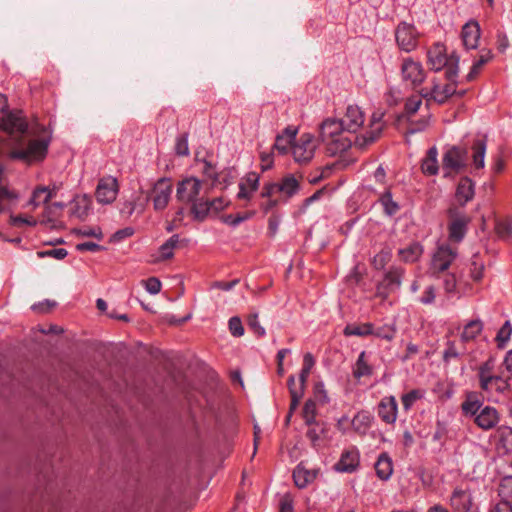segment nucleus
I'll use <instances>...</instances> for the list:
<instances>
[{"instance_id":"11","label":"nucleus","mask_w":512,"mask_h":512,"mask_svg":"<svg viewBox=\"0 0 512 512\" xmlns=\"http://www.w3.org/2000/svg\"><path fill=\"white\" fill-rule=\"evenodd\" d=\"M316 150V141L314 136L309 133L302 134L298 139L295 138L291 147L292 155L297 163H308L314 157Z\"/></svg>"},{"instance_id":"23","label":"nucleus","mask_w":512,"mask_h":512,"mask_svg":"<svg viewBox=\"0 0 512 512\" xmlns=\"http://www.w3.org/2000/svg\"><path fill=\"white\" fill-rule=\"evenodd\" d=\"M260 176L256 172H249L239 183V199L250 200L254 192L258 190Z\"/></svg>"},{"instance_id":"42","label":"nucleus","mask_w":512,"mask_h":512,"mask_svg":"<svg viewBox=\"0 0 512 512\" xmlns=\"http://www.w3.org/2000/svg\"><path fill=\"white\" fill-rule=\"evenodd\" d=\"M379 202L383 207L384 213L390 217L394 216L399 210V204L393 200L392 193L386 190L379 198Z\"/></svg>"},{"instance_id":"48","label":"nucleus","mask_w":512,"mask_h":512,"mask_svg":"<svg viewBox=\"0 0 512 512\" xmlns=\"http://www.w3.org/2000/svg\"><path fill=\"white\" fill-rule=\"evenodd\" d=\"M499 238L505 241L512 239V222L509 220L498 221L495 226Z\"/></svg>"},{"instance_id":"52","label":"nucleus","mask_w":512,"mask_h":512,"mask_svg":"<svg viewBox=\"0 0 512 512\" xmlns=\"http://www.w3.org/2000/svg\"><path fill=\"white\" fill-rule=\"evenodd\" d=\"M396 333V329L393 325H383L377 329L374 328V333L372 335H375L378 338L385 339L387 341H391Z\"/></svg>"},{"instance_id":"55","label":"nucleus","mask_w":512,"mask_h":512,"mask_svg":"<svg viewBox=\"0 0 512 512\" xmlns=\"http://www.w3.org/2000/svg\"><path fill=\"white\" fill-rule=\"evenodd\" d=\"M38 223V220H35L32 217H25L22 215L18 216H10V224L14 227H22V226H35Z\"/></svg>"},{"instance_id":"41","label":"nucleus","mask_w":512,"mask_h":512,"mask_svg":"<svg viewBox=\"0 0 512 512\" xmlns=\"http://www.w3.org/2000/svg\"><path fill=\"white\" fill-rule=\"evenodd\" d=\"M512 336V324L510 321H505V323L500 327L497 331L495 337V343L499 349H504L507 347Z\"/></svg>"},{"instance_id":"39","label":"nucleus","mask_w":512,"mask_h":512,"mask_svg":"<svg viewBox=\"0 0 512 512\" xmlns=\"http://www.w3.org/2000/svg\"><path fill=\"white\" fill-rule=\"evenodd\" d=\"M498 449L504 453L512 452V428L501 427L497 431Z\"/></svg>"},{"instance_id":"58","label":"nucleus","mask_w":512,"mask_h":512,"mask_svg":"<svg viewBox=\"0 0 512 512\" xmlns=\"http://www.w3.org/2000/svg\"><path fill=\"white\" fill-rule=\"evenodd\" d=\"M316 415V406L312 400H308L303 408V417L306 423L310 424L313 422Z\"/></svg>"},{"instance_id":"43","label":"nucleus","mask_w":512,"mask_h":512,"mask_svg":"<svg viewBox=\"0 0 512 512\" xmlns=\"http://www.w3.org/2000/svg\"><path fill=\"white\" fill-rule=\"evenodd\" d=\"M53 197L54 194L51 193L50 187L40 186L33 191L30 203L36 207L41 203H48L49 200Z\"/></svg>"},{"instance_id":"49","label":"nucleus","mask_w":512,"mask_h":512,"mask_svg":"<svg viewBox=\"0 0 512 512\" xmlns=\"http://www.w3.org/2000/svg\"><path fill=\"white\" fill-rule=\"evenodd\" d=\"M235 177V170L231 167L218 171V186H222V189L227 188L229 185L233 183Z\"/></svg>"},{"instance_id":"26","label":"nucleus","mask_w":512,"mask_h":512,"mask_svg":"<svg viewBox=\"0 0 512 512\" xmlns=\"http://www.w3.org/2000/svg\"><path fill=\"white\" fill-rule=\"evenodd\" d=\"M476 425L481 429L488 430L493 428L499 421L498 411L489 406L482 408L474 419Z\"/></svg>"},{"instance_id":"4","label":"nucleus","mask_w":512,"mask_h":512,"mask_svg":"<svg viewBox=\"0 0 512 512\" xmlns=\"http://www.w3.org/2000/svg\"><path fill=\"white\" fill-rule=\"evenodd\" d=\"M300 190V183L293 174H287L278 182H266L263 184L260 196L269 197L279 195L278 197L287 203Z\"/></svg>"},{"instance_id":"9","label":"nucleus","mask_w":512,"mask_h":512,"mask_svg":"<svg viewBox=\"0 0 512 512\" xmlns=\"http://www.w3.org/2000/svg\"><path fill=\"white\" fill-rule=\"evenodd\" d=\"M314 366V359L310 353H306L303 358V367L299 377V381L296 382L294 377H290L288 380V386L291 394V406L290 411L292 412L298 405L300 399L304 393V383L310 374L312 367Z\"/></svg>"},{"instance_id":"33","label":"nucleus","mask_w":512,"mask_h":512,"mask_svg":"<svg viewBox=\"0 0 512 512\" xmlns=\"http://www.w3.org/2000/svg\"><path fill=\"white\" fill-rule=\"evenodd\" d=\"M486 146V140L483 138L475 139L471 146L473 164L476 169H481L484 167Z\"/></svg>"},{"instance_id":"30","label":"nucleus","mask_w":512,"mask_h":512,"mask_svg":"<svg viewBox=\"0 0 512 512\" xmlns=\"http://www.w3.org/2000/svg\"><path fill=\"white\" fill-rule=\"evenodd\" d=\"M493 58L492 51L490 49L483 48L479 52V57L473 62V65L466 75V81H473L477 75L481 72L483 66L491 61Z\"/></svg>"},{"instance_id":"31","label":"nucleus","mask_w":512,"mask_h":512,"mask_svg":"<svg viewBox=\"0 0 512 512\" xmlns=\"http://www.w3.org/2000/svg\"><path fill=\"white\" fill-rule=\"evenodd\" d=\"M190 203L192 204L190 212L193 216V219L202 222L211 214L209 199L197 197Z\"/></svg>"},{"instance_id":"19","label":"nucleus","mask_w":512,"mask_h":512,"mask_svg":"<svg viewBox=\"0 0 512 512\" xmlns=\"http://www.w3.org/2000/svg\"><path fill=\"white\" fill-rule=\"evenodd\" d=\"M451 506L457 512H479L477 500L469 490H455L451 496Z\"/></svg>"},{"instance_id":"59","label":"nucleus","mask_w":512,"mask_h":512,"mask_svg":"<svg viewBox=\"0 0 512 512\" xmlns=\"http://www.w3.org/2000/svg\"><path fill=\"white\" fill-rule=\"evenodd\" d=\"M142 284L150 294H158L161 290V282L155 277L143 280Z\"/></svg>"},{"instance_id":"13","label":"nucleus","mask_w":512,"mask_h":512,"mask_svg":"<svg viewBox=\"0 0 512 512\" xmlns=\"http://www.w3.org/2000/svg\"><path fill=\"white\" fill-rule=\"evenodd\" d=\"M172 190L173 186L169 178L163 177L157 180L150 193V199L155 210L160 211L167 207Z\"/></svg>"},{"instance_id":"22","label":"nucleus","mask_w":512,"mask_h":512,"mask_svg":"<svg viewBox=\"0 0 512 512\" xmlns=\"http://www.w3.org/2000/svg\"><path fill=\"white\" fill-rule=\"evenodd\" d=\"M360 463L359 452L355 448L345 450L334 465V469L341 473H353L357 470Z\"/></svg>"},{"instance_id":"57","label":"nucleus","mask_w":512,"mask_h":512,"mask_svg":"<svg viewBox=\"0 0 512 512\" xmlns=\"http://www.w3.org/2000/svg\"><path fill=\"white\" fill-rule=\"evenodd\" d=\"M499 369L503 372V375H506L509 379L512 378V350L505 354Z\"/></svg>"},{"instance_id":"56","label":"nucleus","mask_w":512,"mask_h":512,"mask_svg":"<svg viewBox=\"0 0 512 512\" xmlns=\"http://www.w3.org/2000/svg\"><path fill=\"white\" fill-rule=\"evenodd\" d=\"M422 253V246L417 242H412L399 250V256H420Z\"/></svg>"},{"instance_id":"63","label":"nucleus","mask_w":512,"mask_h":512,"mask_svg":"<svg viewBox=\"0 0 512 512\" xmlns=\"http://www.w3.org/2000/svg\"><path fill=\"white\" fill-rule=\"evenodd\" d=\"M281 223V217L279 215L273 214L269 217L268 220V233L270 236H275L278 232L279 225Z\"/></svg>"},{"instance_id":"20","label":"nucleus","mask_w":512,"mask_h":512,"mask_svg":"<svg viewBox=\"0 0 512 512\" xmlns=\"http://www.w3.org/2000/svg\"><path fill=\"white\" fill-rule=\"evenodd\" d=\"M401 276L402 271L400 269L389 270L384 280L378 285L375 297L380 298L381 301L388 299L390 293L400 285Z\"/></svg>"},{"instance_id":"50","label":"nucleus","mask_w":512,"mask_h":512,"mask_svg":"<svg viewBox=\"0 0 512 512\" xmlns=\"http://www.w3.org/2000/svg\"><path fill=\"white\" fill-rule=\"evenodd\" d=\"M188 136L187 132L179 134L175 139V153L178 156H188L189 155V146H188Z\"/></svg>"},{"instance_id":"28","label":"nucleus","mask_w":512,"mask_h":512,"mask_svg":"<svg viewBox=\"0 0 512 512\" xmlns=\"http://www.w3.org/2000/svg\"><path fill=\"white\" fill-rule=\"evenodd\" d=\"M378 414L386 423H394L397 418V402L392 396L385 397L379 403Z\"/></svg>"},{"instance_id":"25","label":"nucleus","mask_w":512,"mask_h":512,"mask_svg":"<svg viewBox=\"0 0 512 512\" xmlns=\"http://www.w3.org/2000/svg\"><path fill=\"white\" fill-rule=\"evenodd\" d=\"M475 184L469 177H462L457 185L455 198L459 205L464 206L473 199Z\"/></svg>"},{"instance_id":"5","label":"nucleus","mask_w":512,"mask_h":512,"mask_svg":"<svg viewBox=\"0 0 512 512\" xmlns=\"http://www.w3.org/2000/svg\"><path fill=\"white\" fill-rule=\"evenodd\" d=\"M494 362L490 359L480 366L478 376L480 387L486 392L503 393L510 388L509 378L499 369L493 374Z\"/></svg>"},{"instance_id":"1","label":"nucleus","mask_w":512,"mask_h":512,"mask_svg":"<svg viewBox=\"0 0 512 512\" xmlns=\"http://www.w3.org/2000/svg\"><path fill=\"white\" fill-rule=\"evenodd\" d=\"M383 117V112H373L368 129L363 134L352 136H348L338 118L329 117L319 125V138L332 156L346 152L352 145L363 150L381 137L385 127Z\"/></svg>"},{"instance_id":"35","label":"nucleus","mask_w":512,"mask_h":512,"mask_svg":"<svg viewBox=\"0 0 512 512\" xmlns=\"http://www.w3.org/2000/svg\"><path fill=\"white\" fill-rule=\"evenodd\" d=\"M483 330V323L480 320H472L468 322L461 333L462 341L469 342L477 338Z\"/></svg>"},{"instance_id":"12","label":"nucleus","mask_w":512,"mask_h":512,"mask_svg":"<svg viewBox=\"0 0 512 512\" xmlns=\"http://www.w3.org/2000/svg\"><path fill=\"white\" fill-rule=\"evenodd\" d=\"M450 222L448 224L449 240L455 243L461 242L467 231L470 223V217L457 208H450L448 210Z\"/></svg>"},{"instance_id":"29","label":"nucleus","mask_w":512,"mask_h":512,"mask_svg":"<svg viewBox=\"0 0 512 512\" xmlns=\"http://www.w3.org/2000/svg\"><path fill=\"white\" fill-rule=\"evenodd\" d=\"M421 170L425 175L434 176L438 174V150L436 146L428 149L426 157L422 160Z\"/></svg>"},{"instance_id":"46","label":"nucleus","mask_w":512,"mask_h":512,"mask_svg":"<svg viewBox=\"0 0 512 512\" xmlns=\"http://www.w3.org/2000/svg\"><path fill=\"white\" fill-rule=\"evenodd\" d=\"M500 502H508L512 505V476L502 479L499 487Z\"/></svg>"},{"instance_id":"7","label":"nucleus","mask_w":512,"mask_h":512,"mask_svg":"<svg viewBox=\"0 0 512 512\" xmlns=\"http://www.w3.org/2000/svg\"><path fill=\"white\" fill-rule=\"evenodd\" d=\"M400 73L402 82L413 89L421 86L427 77L422 63L414 60L412 57L402 59Z\"/></svg>"},{"instance_id":"60","label":"nucleus","mask_w":512,"mask_h":512,"mask_svg":"<svg viewBox=\"0 0 512 512\" xmlns=\"http://www.w3.org/2000/svg\"><path fill=\"white\" fill-rule=\"evenodd\" d=\"M229 330L234 336H242L244 334V328L242 326V322L238 317H232L229 320Z\"/></svg>"},{"instance_id":"6","label":"nucleus","mask_w":512,"mask_h":512,"mask_svg":"<svg viewBox=\"0 0 512 512\" xmlns=\"http://www.w3.org/2000/svg\"><path fill=\"white\" fill-rule=\"evenodd\" d=\"M468 163V150L464 146L454 145L446 149L442 156V168L444 176L451 173H459L466 168Z\"/></svg>"},{"instance_id":"62","label":"nucleus","mask_w":512,"mask_h":512,"mask_svg":"<svg viewBox=\"0 0 512 512\" xmlns=\"http://www.w3.org/2000/svg\"><path fill=\"white\" fill-rule=\"evenodd\" d=\"M133 233H134V230L131 227H126L124 229H120V230L116 231L111 236L110 241L113 243H117V242L121 241L122 239L132 236Z\"/></svg>"},{"instance_id":"45","label":"nucleus","mask_w":512,"mask_h":512,"mask_svg":"<svg viewBox=\"0 0 512 512\" xmlns=\"http://www.w3.org/2000/svg\"><path fill=\"white\" fill-rule=\"evenodd\" d=\"M372 373V367L369 365L365 352H362L354 367V376L356 378L370 376Z\"/></svg>"},{"instance_id":"10","label":"nucleus","mask_w":512,"mask_h":512,"mask_svg":"<svg viewBox=\"0 0 512 512\" xmlns=\"http://www.w3.org/2000/svg\"><path fill=\"white\" fill-rule=\"evenodd\" d=\"M0 128L9 134H25L28 130V122L21 110H9L0 112Z\"/></svg>"},{"instance_id":"16","label":"nucleus","mask_w":512,"mask_h":512,"mask_svg":"<svg viewBox=\"0 0 512 512\" xmlns=\"http://www.w3.org/2000/svg\"><path fill=\"white\" fill-rule=\"evenodd\" d=\"M65 204L62 202H55L45 207L43 214L38 219V223L47 229L58 230L64 226L62 220V212Z\"/></svg>"},{"instance_id":"27","label":"nucleus","mask_w":512,"mask_h":512,"mask_svg":"<svg viewBox=\"0 0 512 512\" xmlns=\"http://www.w3.org/2000/svg\"><path fill=\"white\" fill-rule=\"evenodd\" d=\"M318 473V469H308L304 464H299L293 472L295 485L299 488L306 487L315 481Z\"/></svg>"},{"instance_id":"17","label":"nucleus","mask_w":512,"mask_h":512,"mask_svg":"<svg viewBox=\"0 0 512 512\" xmlns=\"http://www.w3.org/2000/svg\"><path fill=\"white\" fill-rule=\"evenodd\" d=\"M202 181L196 177H187L178 182L176 197L179 201L190 203L195 200L201 191Z\"/></svg>"},{"instance_id":"44","label":"nucleus","mask_w":512,"mask_h":512,"mask_svg":"<svg viewBox=\"0 0 512 512\" xmlns=\"http://www.w3.org/2000/svg\"><path fill=\"white\" fill-rule=\"evenodd\" d=\"M371 415L368 412H359L351 421V427L358 433H364L370 426Z\"/></svg>"},{"instance_id":"53","label":"nucleus","mask_w":512,"mask_h":512,"mask_svg":"<svg viewBox=\"0 0 512 512\" xmlns=\"http://www.w3.org/2000/svg\"><path fill=\"white\" fill-rule=\"evenodd\" d=\"M484 264L480 260H472L469 266V276L473 281H480L483 276Z\"/></svg>"},{"instance_id":"54","label":"nucleus","mask_w":512,"mask_h":512,"mask_svg":"<svg viewBox=\"0 0 512 512\" xmlns=\"http://www.w3.org/2000/svg\"><path fill=\"white\" fill-rule=\"evenodd\" d=\"M422 397V394L419 390H412L406 394H404L401 398L403 407L408 410L410 409L414 403Z\"/></svg>"},{"instance_id":"15","label":"nucleus","mask_w":512,"mask_h":512,"mask_svg":"<svg viewBox=\"0 0 512 512\" xmlns=\"http://www.w3.org/2000/svg\"><path fill=\"white\" fill-rule=\"evenodd\" d=\"M348 136L357 135L365 121L364 112L357 105H349L342 118H339Z\"/></svg>"},{"instance_id":"2","label":"nucleus","mask_w":512,"mask_h":512,"mask_svg":"<svg viewBox=\"0 0 512 512\" xmlns=\"http://www.w3.org/2000/svg\"><path fill=\"white\" fill-rule=\"evenodd\" d=\"M31 136L33 138L25 149H16L9 153L10 159L32 163L42 161L46 157L52 138L51 131L44 125L37 124L32 128Z\"/></svg>"},{"instance_id":"51","label":"nucleus","mask_w":512,"mask_h":512,"mask_svg":"<svg viewBox=\"0 0 512 512\" xmlns=\"http://www.w3.org/2000/svg\"><path fill=\"white\" fill-rule=\"evenodd\" d=\"M75 250L79 253L90 252V253H100L104 250V247L93 242V241H85L75 245Z\"/></svg>"},{"instance_id":"8","label":"nucleus","mask_w":512,"mask_h":512,"mask_svg":"<svg viewBox=\"0 0 512 512\" xmlns=\"http://www.w3.org/2000/svg\"><path fill=\"white\" fill-rule=\"evenodd\" d=\"M395 42L400 51L410 53L419 45V32L414 24L401 21L394 31Z\"/></svg>"},{"instance_id":"32","label":"nucleus","mask_w":512,"mask_h":512,"mask_svg":"<svg viewBox=\"0 0 512 512\" xmlns=\"http://www.w3.org/2000/svg\"><path fill=\"white\" fill-rule=\"evenodd\" d=\"M90 198L87 195L76 196L71 207V216L78 219H85L90 211Z\"/></svg>"},{"instance_id":"40","label":"nucleus","mask_w":512,"mask_h":512,"mask_svg":"<svg viewBox=\"0 0 512 512\" xmlns=\"http://www.w3.org/2000/svg\"><path fill=\"white\" fill-rule=\"evenodd\" d=\"M375 470L380 479L387 480L393 472L391 459L386 455H381L375 464Z\"/></svg>"},{"instance_id":"64","label":"nucleus","mask_w":512,"mask_h":512,"mask_svg":"<svg viewBox=\"0 0 512 512\" xmlns=\"http://www.w3.org/2000/svg\"><path fill=\"white\" fill-rule=\"evenodd\" d=\"M248 218V214L227 215L224 222L232 227H237Z\"/></svg>"},{"instance_id":"37","label":"nucleus","mask_w":512,"mask_h":512,"mask_svg":"<svg viewBox=\"0 0 512 512\" xmlns=\"http://www.w3.org/2000/svg\"><path fill=\"white\" fill-rule=\"evenodd\" d=\"M198 161L202 165L201 173H202L203 177L206 180L211 181L210 189L218 187V178H217L218 171L216 169L215 164H213L211 161H209L207 159H201Z\"/></svg>"},{"instance_id":"38","label":"nucleus","mask_w":512,"mask_h":512,"mask_svg":"<svg viewBox=\"0 0 512 512\" xmlns=\"http://www.w3.org/2000/svg\"><path fill=\"white\" fill-rule=\"evenodd\" d=\"M374 333V326L371 323L350 324L344 329L346 336H368Z\"/></svg>"},{"instance_id":"3","label":"nucleus","mask_w":512,"mask_h":512,"mask_svg":"<svg viewBox=\"0 0 512 512\" xmlns=\"http://www.w3.org/2000/svg\"><path fill=\"white\" fill-rule=\"evenodd\" d=\"M458 74H459V57L455 58V61L445 70L444 76L447 83L441 86L440 81L437 78L432 80V88H423L421 90V96L427 100H433L438 104H444L458 93Z\"/></svg>"},{"instance_id":"14","label":"nucleus","mask_w":512,"mask_h":512,"mask_svg":"<svg viewBox=\"0 0 512 512\" xmlns=\"http://www.w3.org/2000/svg\"><path fill=\"white\" fill-rule=\"evenodd\" d=\"M456 57L459 56L455 53L448 56L443 45L435 44L427 52V64L429 65L430 70L439 72L443 68L447 70V68L455 61Z\"/></svg>"},{"instance_id":"61","label":"nucleus","mask_w":512,"mask_h":512,"mask_svg":"<svg viewBox=\"0 0 512 512\" xmlns=\"http://www.w3.org/2000/svg\"><path fill=\"white\" fill-rule=\"evenodd\" d=\"M227 204L228 202L223 197H216L214 199L209 200L211 214H217L218 212L224 210Z\"/></svg>"},{"instance_id":"24","label":"nucleus","mask_w":512,"mask_h":512,"mask_svg":"<svg viewBox=\"0 0 512 512\" xmlns=\"http://www.w3.org/2000/svg\"><path fill=\"white\" fill-rule=\"evenodd\" d=\"M297 135V129L292 126L286 127L281 134H278L273 145V150H276L279 154H286L293 145Z\"/></svg>"},{"instance_id":"18","label":"nucleus","mask_w":512,"mask_h":512,"mask_svg":"<svg viewBox=\"0 0 512 512\" xmlns=\"http://www.w3.org/2000/svg\"><path fill=\"white\" fill-rule=\"evenodd\" d=\"M118 192L119 185L117 179L107 176L99 180L95 196L99 203L110 204L116 199Z\"/></svg>"},{"instance_id":"47","label":"nucleus","mask_w":512,"mask_h":512,"mask_svg":"<svg viewBox=\"0 0 512 512\" xmlns=\"http://www.w3.org/2000/svg\"><path fill=\"white\" fill-rule=\"evenodd\" d=\"M481 403L475 396H468L462 403V410L466 416H475L479 413Z\"/></svg>"},{"instance_id":"36","label":"nucleus","mask_w":512,"mask_h":512,"mask_svg":"<svg viewBox=\"0 0 512 512\" xmlns=\"http://www.w3.org/2000/svg\"><path fill=\"white\" fill-rule=\"evenodd\" d=\"M18 195L8 188H0V213L10 211L16 206Z\"/></svg>"},{"instance_id":"21","label":"nucleus","mask_w":512,"mask_h":512,"mask_svg":"<svg viewBox=\"0 0 512 512\" xmlns=\"http://www.w3.org/2000/svg\"><path fill=\"white\" fill-rule=\"evenodd\" d=\"M481 29L478 21L469 20L464 24L461 31V38L467 50L476 49L479 44Z\"/></svg>"},{"instance_id":"34","label":"nucleus","mask_w":512,"mask_h":512,"mask_svg":"<svg viewBox=\"0 0 512 512\" xmlns=\"http://www.w3.org/2000/svg\"><path fill=\"white\" fill-rule=\"evenodd\" d=\"M185 245V240L180 239L179 235H173L160 246V256H173L175 251L179 252Z\"/></svg>"}]
</instances>
